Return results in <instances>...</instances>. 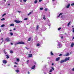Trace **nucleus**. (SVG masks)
<instances>
[{
    "label": "nucleus",
    "instance_id": "obj_44",
    "mask_svg": "<svg viewBox=\"0 0 74 74\" xmlns=\"http://www.w3.org/2000/svg\"><path fill=\"white\" fill-rule=\"evenodd\" d=\"M14 30H16V29L15 28H14L13 29Z\"/></svg>",
    "mask_w": 74,
    "mask_h": 74
},
{
    "label": "nucleus",
    "instance_id": "obj_11",
    "mask_svg": "<svg viewBox=\"0 0 74 74\" xmlns=\"http://www.w3.org/2000/svg\"><path fill=\"white\" fill-rule=\"evenodd\" d=\"M62 14H63V13H61L60 14L58 15V17H59V16H60V15H62Z\"/></svg>",
    "mask_w": 74,
    "mask_h": 74
},
{
    "label": "nucleus",
    "instance_id": "obj_59",
    "mask_svg": "<svg viewBox=\"0 0 74 74\" xmlns=\"http://www.w3.org/2000/svg\"><path fill=\"white\" fill-rule=\"evenodd\" d=\"M21 1V2H22V1Z\"/></svg>",
    "mask_w": 74,
    "mask_h": 74
},
{
    "label": "nucleus",
    "instance_id": "obj_34",
    "mask_svg": "<svg viewBox=\"0 0 74 74\" xmlns=\"http://www.w3.org/2000/svg\"><path fill=\"white\" fill-rule=\"evenodd\" d=\"M16 71L17 73H18V72H19V70H16Z\"/></svg>",
    "mask_w": 74,
    "mask_h": 74
},
{
    "label": "nucleus",
    "instance_id": "obj_1",
    "mask_svg": "<svg viewBox=\"0 0 74 74\" xmlns=\"http://www.w3.org/2000/svg\"><path fill=\"white\" fill-rule=\"evenodd\" d=\"M25 43L23 42H19L17 43V44H24Z\"/></svg>",
    "mask_w": 74,
    "mask_h": 74
},
{
    "label": "nucleus",
    "instance_id": "obj_8",
    "mask_svg": "<svg viewBox=\"0 0 74 74\" xmlns=\"http://www.w3.org/2000/svg\"><path fill=\"white\" fill-rule=\"evenodd\" d=\"M60 57H58L56 59V61H58V60H60Z\"/></svg>",
    "mask_w": 74,
    "mask_h": 74
},
{
    "label": "nucleus",
    "instance_id": "obj_52",
    "mask_svg": "<svg viewBox=\"0 0 74 74\" xmlns=\"http://www.w3.org/2000/svg\"><path fill=\"white\" fill-rule=\"evenodd\" d=\"M55 0H52V1H55Z\"/></svg>",
    "mask_w": 74,
    "mask_h": 74
},
{
    "label": "nucleus",
    "instance_id": "obj_48",
    "mask_svg": "<svg viewBox=\"0 0 74 74\" xmlns=\"http://www.w3.org/2000/svg\"><path fill=\"white\" fill-rule=\"evenodd\" d=\"M28 74H30V72H28Z\"/></svg>",
    "mask_w": 74,
    "mask_h": 74
},
{
    "label": "nucleus",
    "instance_id": "obj_12",
    "mask_svg": "<svg viewBox=\"0 0 74 74\" xmlns=\"http://www.w3.org/2000/svg\"><path fill=\"white\" fill-rule=\"evenodd\" d=\"M6 40L8 42V41H10V39H9V38L6 39Z\"/></svg>",
    "mask_w": 74,
    "mask_h": 74
},
{
    "label": "nucleus",
    "instance_id": "obj_2",
    "mask_svg": "<svg viewBox=\"0 0 74 74\" xmlns=\"http://www.w3.org/2000/svg\"><path fill=\"white\" fill-rule=\"evenodd\" d=\"M32 56H33V55H32V54H28V58H31L32 57Z\"/></svg>",
    "mask_w": 74,
    "mask_h": 74
},
{
    "label": "nucleus",
    "instance_id": "obj_29",
    "mask_svg": "<svg viewBox=\"0 0 74 74\" xmlns=\"http://www.w3.org/2000/svg\"><path fill=\"white\" fill-rule=\"evenodd\" d=\"M4 20H5V19L4 18H3L1 19V21H4Z\"/></svg>",
    "mask_w": 74,
    "mask_h": 74
},
{
    "label": "nucleus",
    "instance_id": "obj_6",
    "mask_svg": "<svg viewBox=\"0 0 74 74\" xmlns=\"http://www.w3.org/2000/svg\"><path fill=\"white\" fill-rule=\"evenodd\" d=\"M3 63H4L5 64L7 63V61L5 60H3Z\"/></svg>",
    "mask_w": 74,
    "mask_h": 74
},
{
    "label": "nucleus",
    "instance_id": "obj_10",
    "mask_svg": "<svg viewBox=\"0 0 74 74\" xmlns=\"http://www.w3.org/2000/svg\"><path fill=\"white\" fill-rule=\"evenodd\" d=\"M36 67V66L35 65H34L33 66H32V69H34V68H35V67Z\"/></svg>",
    "mask_w": 74,
    "mask_h": 74
},
{
    "label": "nucleus",
    "instance_id": "obj_51",
    "mask_svg": "<svg viewBox=\"0 0 74 74\" xmlns=\"http://www.w3.org/2000/svg\"><path fill=\"white\" fill-rule=\"evenodd\" d=\"M63 36H62V37H61V38H63Z\"/></svg>",
    "mask_w": 74,
    "mask_h": 74
},
{
    "label": "nucleus",
    "instance_id": "obj_53",
    "mask_svg": "<svg viewBox=\"0 0 74 74\" xmlns=\"http://www.w3.org/2000/svg\"><path fill=\"white\" fill-rule=\"evenodd\" d=\"M74 39V37H73V39Z\"/></svg>",
    "mask_w": 74,
    "mask_h": 74
},
{
    "label": "nucleus",
    "instance_id": "obj_3",
    "mask_svg": "<svg viewBox=\"0 0 74 74\" xmlns=\"http://www.w3.org/2000/svg\"><path fill=\"white\" fill-rule=\"evenodd\" d=\"M14 22H16V23H21V22H22V21H18L17 20H15Z\"/></svg>",
    "mask_w": 74,
    "mask_h": 74
},
{
    "label": "nucleus",
    "instance_id": "obj_49",
    "mask_svg": "<svg viewBox=\"0 0 74 74\" xmlns=\"http://www.w3.org/2000/svg\"><path fill=\"white\" fill-rule=\"evenodd\" d=\"M1 40H3V38H1Z\"/></svg>",
    "mask_w": 74,
    "mask_h": 74
},
{
    "label": "nucleus",
    "instance_id": "obj_55",
    "mask_svg": "<svg viewBox=\"0 0 74 74\" xmlns=\"http://www.w3.org/2000/svg\"><path fill=\"white\" fill-rule=\"evenodd\" d=\"M29 60H28V61H27V62H29Z\"/></svg>",
    "mask_w": 74,
    "mask_h": 74
},
{
    "label": "nucleus",
    "instance_id": "obj_36",
    "mask_svg": "<svg viewBox=\"0 0 74 74\" xmlns=\"http://www.w3.org/2000/svg\"><path fill=\"white\" fill-rule=\"evenodd\" d=\"M73 33H74V28H73Z\"/></svg>",
    "mask_w": 74,
    "mask_h": 74
},
{
    "label": "nucleus",
    "instance_id": "obj_33",
    "mask_svg": "<svg viewBox=\"0 0 74 74\" xmlns=\"http://www.w3.org/2000/svg\"><path fill=\"white\" fill-rule=\"evenodd\" d=\"M30 40H31V38H29V39H28V41H30Z\"/></svg>",
    "mask_w": 74,
    "mask_h": 74
},
{
    "label": "nucleus",
    "instance_id": "obj_19",
    "mask_svg": "<svg viewBox=\"0 0 74 74\" xmlns=\"http://www.w3.org/2000/svg\"><path fill=\"white\" fill-rule=\"evenodd\" d=\"M37 2H38V1L37 0H36L35 1H34V3H37Z\"/></svg>",
    "mask_w": 74,
    "mask_h": 74
},
{
    "label": "nucleus",
    "instance_id": "obj_45",
    "mask_svg": "<svg viewBox=\"0 0 74 74\" xmlns=\"http://www.w3.org/2000/svg\"><path fill=\"white\" fill-rule=\"evenodd\" d=\"M72 70H73V71H74V68H73V69H72Z\"/></svg>",
    "mask_w": 74,
    "mask_h": 74
},
{
    "label": "nucleus",
    "instance_id": "obj_41",
    "mask_svg": "<svg viewBox=\"0 0 74 74\" xmlns=\"http://www.w3.org/2000/svg\"><path fill=\"white\" fill-rule=\"evenodd\" d=\"M54 65V63H53L52 64V66H53Z\"/></svg>",
    "mask_w": 74,
    "mask_h": 74
},
{
    "label": "nucleus",
    "instance_id": "obj_42",
    "mask_svg": "<svg viewBox=\"0 0 74 74\" xmlns=\"http://www.w3.org/2000/svg\"><path fill=\"white\" fill-rule=\"evenodd\" d=\"M14 67H17V66L16 65H14Z\"/></svg>",
    "mask_w": 74,
    "mask_h": 74
},
{
    "label": "nucleus",
    "instance_id": "obj_9",
    "mask_svg": "<svg viewBox=\"0 0 74 74\" xmlns=\"http://www.w3.org/2000/svg\"><path fill=\"white\" fill-rule=\"evenodd\" d=\"M70 6V4H68V5L66 6L67 8H69V7Z\"/></svg>",
    "mask_w": 74,
    "mask_h": 74
},
{
    "label": "nucleus",
    "instance_id": "obj_18",
    "mask_svg": "<svg viewBox=\"0 0 74 74\" xmlns=\"http://www.w3.org/2000/svg\"><path fill=\"white\" fill-rule=\"evenodd\" d=\"M4 26H5V25L3 24L1 26V27H4Z\"/></svg>",
    "mask_w": 74,
    "mask_h": 74
},
{
    "label": "nucleus",
    "instance_id": "obj_28",
    "mask_svg": "<svg viewBox=\"0 0 74 74\" xmlns=\"http://www.w3.org/2000/svg\"><path fill=\"white\" fill-rule=\"evenodd\" d=\"M40 10H43V8H40Z\"/></svg>",
    "mask_w": 74,
    "mask_h": 74
},
{
    "label": "nucleus",
    "instance_id": "obj_47",
    "mask_svg": "<svg viewBox=\"0 0 74 74\" xmlns=\"http://www.w3.org/2000/svg\"><path fill=\"white\" fill-rule=\"evenodd\" d=\"M15 64H18V63H16V62H15Z\"/></svg>",
    "mask_w": 74,
    "mask_h": 74
},
{
    "label": "nucleus",
    "instance_id": "obj_43",
    "mask_svg": "<svg viewBox=\"0 0 74 74\" xmlns=\"http://www.w3.org/2000/svg\"><path fill=\"white\" fill-rule=\"evenodd\" d=\"M62 56V54H60L59 55L60 56Z\"/></svg>",
    "mask_w": 74,
    "mask_h": 74
},
{
    "label": "nucleus",
    "instance_id": "obj_56",
    "mask_svg": "<svg viewBox=\"0 0 74 74\" xmlns=\"http://www.w3.org/2000/svg\"><path fill=\"white\" fill-rule=\"evenodd\" d=\"M5 1H6V0H4V1L5 2Z\"/></svg>",
    "mask_w": 74,
    "mask_h": 74
},
{
    "label": "nucleus",
    "instance_id": "obj_30",
    "mask_svg": "<svg viewBox=\"0 0 74 74\" xmlns=\"http://www.w3.org/2000/svg\"><path fill=\"white\" fill-rule=\"evenodd\" d=\"M52 71V70L51 69L49 71V73H51Z\"/></svg>",
    "mask_w": 74,
    "mask_h": 74
},
{
    "label": "nucleus",
    "instance_id": "obj_26",
    "mask_svg": "<svg viewBox=\"0 0 74 74\" xmlns=\"http://www.w3.org/2000/svg\"><path fill=\"white\" fill-rule=\"evenodd\" d=\"M37 46H38V47L40 46V44H39V43L37 44Z\"/></svg>",
    "mask_w": 74,
    "mask_h": 74
},
{
    "label": "nucleus",
    "instance_id": "obj_46",
    "mask_svg": "<svg viewBox=\"0 0 74 74\" xmlns=\"http://www.w3.org/2000/svg\"><path fill=\"white\" fill-rule=\"evenodd\" d=\"M11 45H13V44L12 43H11Z\"/></svg>",
    "mask_w": 74,
    "mask_h": 74
},
{
    "label": "nucleus",
    "instance_id": "obj_39",
    "mask_svg": "<svg viewBox=\"0 0 74 74\" xmlns=\"http://www.w3.org/2000/svg\"><path fill=\"white\" fill-rule=\"evenodd\" d=\"M42 1V0H39V2H41V1Z\"/></svg>",
    "mask_w": 74,
    "mask_h": 74
},
{
    "label": "nucleus",
    "instance_id": "obj_16",
    "mask_svg": "<svg viewBox=\"0 0 74 74\" xmlns=\"http://www.w3.org/2000/svg\"><path fill=\"white\" fill-rule=\"evenodd\" d=\"M6 56H7V57H6L7 59H8L9 58V56H8V55H6Z\"/></svg>",
    "mask_w": 74,
    "mask_h": 74
},
{
    "label": "nucleus",
    "instance_id": "obj_21",
    "mask_svg": "<svg viewBox=\"0 0 74 74\" xmlns=\"http://www.w3.org/2000/svg\"><path fill=\"white\" fill-rule=\"evenodd\" d=\"M70 23H71V22H69L68 24V26H69L70 25Z\"/></svg>",
    "mask_w": 74,
    "mask_h": 74
},
{
    "label": "nucleus",
    "instance_id": "obj_25",
    "mask_svg": "<svg viewBox=\"0 0 74 74\" xmlns=\"http://www.w3.org/2000/svg\"><path fill=\"white\" fill-rule=\"evenodd\" d=\"M24 21H26V20H27V18H24Z\"/></svg>",
    "mask_w": 74,
    "mask_h": 74
},
{
    "label": "nucleus",
    "instance_id": "obj_60",
    "mask_svg": "<svg viewBox=\"0 0 74 74\" xmlns=\"http://www.w3.org/2000/svg\"><path fill=\"white\" fill-rule=\"evenodd\" d=\"M63 17L62 16H61V18H62Z\"/></svg>",
    "mask_w": 74,
    "mask_h": 74
},
{
    "label": "nucleus",
    "instance_id": "obj_58",
    "mask_svg": "<svg viewBox=\"0 0 74 74\" xmlns=\"http://www.w3.org/2000/svg\"><path fill=\"white\" fill-rule=\"evenodd\" d=\"M18 12H21L19 11H18Z\"/></svg>",
    "mask_w": 74,
    "mask_h": 74
},
{
    "label": "nucleus",
    "instance_id": "obj_62",
    "mask_svg": "<svg viewBox=\"0 0 74 74\" xmlns=\"http://www.w3.org/2000/svg\"><path fill=\"white\" fill-rule=\"evenodd\" d=\"M49 74H51V73H49Z\"/></svg>",
    "mask_w": 74,
    "mask_h": 74
},
{
    "label": "nucleus",
    "instance_id": "obj_50",
    "mask_svg": "<svg viewBox=\"0 0 74 74\" xmlns=\"http://www.w3.org/2000/svg\"><path fill=\"white\" fill-rule=\"evenodd\" d=\"M10 5V4H8V5Z\"/></svg>",
    "mask_w": 74,
    "mask_h": 74
},
{
    "label": "nucleus",
    "instance_id": "obj_14",
    "mask_svg": "<svg viewBox=\"0 0 74 74\" xmlns=\"http://www.w3.org/2000/svg\"><path fill=\"white\" fill-rule=\"evenodd\" d=\"M14 26V24H10V26Z\"/></svg>",
    "mask_w": 74,
    "mask_h": 74
},
{
    "label": "nucleus",
    "instance_id": "obj_57",
    "mask_svg": "<svg viewBox=\"0 0 74 74\" xmlns=\"http://www.w3.org/2000/svg\"><path fill=\"white\" fill-rule=\"evenodd\" d=\"M10 32H11V31H12V30H10Z\"/></svg>",
    "mask_w": 74,
    "mask_h": 74
},
{
    "label": "nucleus",
    "instance_id": "obj_4",
    "mask_svg": "<svg viewBox=\"0 0 74 74\" xmlns=\"http://www.w3.org/2000/svg\"><path fill=\"white\" fill-rule=\"evenodd\" d=\"M70 59V58L68 57V58H66L64 60L65 62H66L67 60H69Z\"/></svg>",
    "mask_w": 74,
    "mask_h": 74
},
{
    "label": "nucleus",
    "instance_id": "obj_40",
    "mask_svg": "<svg viewBox=\"0 0 74 74\" xmlns=\"http://www.w3.org/2000/svg\"><path fill=\"white\" fill-rule=\"evenodd\" d=\"M23 0L24 1V2H26V1L27 0Z\"/></svg>",
    "mask_w": 74,
    "mask_h": 74
},
{
    "label": "nucleus",
    "instance_id": "obj_23",
    "mask_svg": "<svg viewBox=\"0 0 74 74\" xmlns=\"http://www.w3.org/2000/svg\"><path fill=\"white\" fill-rule=\"evenodd\" d=\"M17 62H19V58L17 59Z\"/></svg>",
    "mask_w": 74,
    "mask_h": 74
},
{
    "label": "nucleus",
    "instance_id": "obj_22",
    "mask_svg": "<svg viewBox=\"0 0 74 74\" xmlns=\"http://www.w3.org/2000/svg\"><path fill=\"white\" fill-rule=\"evenodd\" d=\"M51 55H53V53L52 52H51Z\"/></svg>",
    "mask_w": 74,
    "mask_h": 74
},
{
    "label": "nucleus",
    "instance_id": "obj_35",
    "mask_svg": "<svg viewBox=\"0 0 74 74\" xmlns=\"http://www.w3.org/2000/svg\"><path fill=\"white\" fill-rule=\"evenodd\" d=\"M60 29H61V27H60L58 29V30H60Z\"/></svg>",
    "mask_w": 74,
    "mask_h": 74
},
{
    "label": "nucleus",
    "instance_id": "obj_31",
    "mask_svg": "<svg viewBox=\"0 0 74 74\" xmlns=\"http://www.w3.org/2000/svg\"><path fill=\"white\" fill-rule=\"evenodd\" d=\"M71 5H72V6H73V5H74V3H72L71 4Z\"/></svg>",
    "mask_w": 74,
    "mask_h": 74
},
{
    "label": "nucleus",
    "instance_id": "obj_38",
    "mask_svg": "<svg viewBox=\"0 0 74 74\" xmlns=\"http://www.w3.org/2000/svg\"><path fill=\"white\" fill-rule=\"evenodd\" d=\"M52 69L53 70H55V68H54L52 67Z\"/></svg>",
    "mask_w": 74,
    "mask_h": 74
},
{
    "label": "nucleus",
    "instance_id": "obj_61",
    "mask_svg": "<svg viewBox=\"0 0 74 74\" xmlns=\"http://www.w3.org/2000/svg\"><path fill=\"white\" fill-rule=\"evenodd\" d=\"M72 27H73V26H72Z\"/></svg>",
    "mask_w": 74,
    "mask_h": 74
},
{
    "label": "nucleus",
    "instance_id": "obj_15",
    "mask_svg": "<svg viewBox=\"0 0 74 74\" xmlns=\"http://www.w3.org/2000/svg\"><path fill=\"white\" fill-rule=\"evenodd\" d=\"M69 53H66V54L65 55V56H69Z\"/></svg>",
    "mask_w": 74,
    "mask_h": 74
},
{
    "label": "nucleus",
    "instance_id": "obj_5",
    "mask_svg": "<svg viewBox=\"0 0 74 74\" xmlns=\"http://www.w3.org/2000/svg\"><path fill=\"white\" fill-rule=\"evenodd\" d=\"M33 11L32 10L31 12H30L29 14H28V15H30V14H31L32 13H33Z\"/></svg>",
    "mask_w": 74,
    "mask_h": 74
},
{
    "label": "nucleus",
    "instance_id": "obj_54",
    "mask_svg": "<svg viewBox=\"0 0 74 74\" xmlns=\"http://www.w3.org/2000/svg\"><path fill=\"white\" fill-rule=\"evenodd\" d=\"M1 29H0V33L1 32Z\"/></svg>",
    "mask_w": 74,
    "mask_h": 74
},
{
    "label": "nucleus",
    "instance_id": "obj_37",
    "mask_svg": "<svg viewBox=\"0 0 74 74\" xmlns=\"http://www.w3.org/2000/svg\"><path fill=\"white\" fill-rule=\"evenodd\" d=\"M39 26H38V25L37 27V29H38V27H39Z\"/></svg>",
    "mask_w": 74,
    "mask_h": 74
},
{
    "label": "nucleus",
    "instance_id": "obj_24",
    "mask_svg": "<svg viewBox=\"0 0 74 74\" xmlns=\"http://www.w3.org/2000/svg\"><path fill=\"white\" fill-rule=\"evenodd\" d=\"M11 36H12L13 35V33H12L11 32L10 33Z\"/></svg>",
    "mask_w": 74,
    "mask_h": 74
},
{
    "label": "nucleus",
    "instance_id": "obj_7",
    "mask_svg": "<svg viewBox=\"0 0 74 74\" xmlns=\"http://www.w3.org/2000/svg\"><path fill=\"white\" fill-rule=\"evenodd\" d=\"M65 62V60H62L60 62V63H63V62Z\"/></svg>",
    "mask_w": 74,
    "mask_h": 74
},
{
    "label": "nucleus",
    "instance_id": "obj_20",
    "mask_svg": "<svg viewBox=\"0 0 74 74\" xmlns=\"http://www.w3.org/2000/svg\"><path fill=\"white\" fill-rule=\"evenodd\" d=\"M6 15V14H5V13H4V14H3V15L2 16H4L5 15Z\"/></svg>",
    "mask_w": 74,
    "mask_h": 74
},
{
    "label": "nucleus",
    "instance_id": "obj_32",
    "mask_svg": "<svg viewBox=\"0 0 74 74\" xmlns=\"http://www.w3.org/2000/svg\"><path fill=\"white\" fill-rule=\"evenodd\" d=\"M45 11H47V8H45Z\"/></svg>",
    "mask_w": 74,
    "mask_h": 74
},
{
    "label": "nucleus",
    "instance_id": "obj_17",
    "mask_svg": "<svg viewBox=\"0 0 74 74\" xmlns=\"http://www.w3.org/2000/svg\"><path fill=\"white\" fill-rule=\"evenodd\" d=\"M43 19H44V20H45V19H46V18H45V17L44 15L43 16Z\"/></svg>",
    "mask_w": 74,
    "mask_h": 74
},
{
    "label": "nucleus",
    "instance_id": "obj_13",
    "mask_svg": "<svg viewBox=\"0 0 74 74\" xmlns=\"http://www.w3.org/2000/svg\"><path fill=\"white\" fill-rule=\"evenodd\" d=\"M74 43H72L71 45V47H73L74 46Z\"/></svg>",
    "mask_w": 74,
    "mask_h": 74
},
{
    "label": "nucleus",
    "instance_id": "obj_27",
    "mask_svg": "<svg viewBox=\"0 0 74 74\" xmlns=\"http://www.w3.org/2000/svg\"><path fill=\"white\" fill-rule=\"evenodd\" d=\"M10 53H13V51H10Z\"/></svg>",
    "mask_w": 74,
    "mask_h": 74
}]
</instances>
